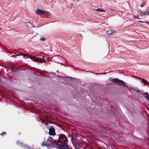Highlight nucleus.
<instances>
[{"label": "nucleus", "instance_id": "obj_18", "mask_svg": "<svg viewBox=\"0 0 149 149\" xmlns=\"http://www.w3.org/2000/svg\"><path fill=\"white\" fill-rule=\"evenodd\" d=\"M45 38H43L41 39V40L42 41H44L45 40Z\"/></svg>", "mask_w": 149, "mask_h": 149}, {"label": "nucleus", "instance_id": "obj_10", "mask_svg": "<svg viewBox=\"0 0 149 149\" xmlns=\"http://www.w3.org/2000/svg\"><path fill=\"white\" fill-rule=\"evenodd\" d=\"M140 13L142 14V15H148L149 14V11H146L144 12H143L142 11H141V10H140Z\"/></svg>", "mask_w": 149, "mask_h": 149}, {"label": "nucleus", "instance_id": "obj_6", "mask_svg": "<svg viewBox=\"0 0 149 149\" xmlns=\"http://www.w3.org/2000/svg\"><path fill=\"white\" fill-rule=\"evenodd\" d=\"M36 13L38 15H41L45 13V12L39 9H37L36 11Z\"/></svg>", "mask_w": 149, "mask_h": 149}, {"label": "nucleus", "instance_id": "obj_7", "mask_svg": "<svg viewBox=\"0 0 149 149\" xmlns=\"http://www.w3.org/2000/svg\"><path fill=\"white\" fill-rule=\"evenodd\" d=\"M55 130L54 128H51L49 129V133L50 135H54L55 134Z\"/></svg>", "mask_w": 149, "mask_h": 149}, {"label": "nucleus", "instance_id": "obj_17", "mask_svg": "<svg viewBox=\"0 0 149 149\" xmlns=\"http://www.w3.org/2000/svg\"><path fill=\"white\" fill-rule=\"evenodd\" d=\"M25 56H28L29 57V55H28V54H25L24 55Z\"/></svg>", "mask_w": 149, "mask_h": 149}, {"label": "nucleus", "instance_id": "obj_4", "mask_svg": "<svg viewBox=\"0 0 149 149\" xmlns=\"http://www.w3.org/2000/svg\"><path fill=\"white\" fill-rule=\"evenodd\" d=\"M111 81L114 83H116L118 85L126 86V84H124V82L123 81L120 80L116 78L112 79Z\"/></svg>", "mask_w": 149, "mask_h": 149}, {"label": "nucleus", "instance_id": "obj_20", "mask_svg": "<svg viewBox=\"0 0 149 149\" xmlns=\"http://www.w3.org/2000/svg\"><path fill=\"white\" fill-rule=\"evenodd\" d=\"M140 22H142V21H139Z\"/></svg>", "mask_w": 149, "mask_h": 149}, {"label": "nucleus", "instance_id": "obj_9", "mask_svg": "<svg viewBox=\"0 0 149 149\" xmlns=\"http://www.w3.org/2000/svg\"><path fill=\"white\" fill-rule=\"evenodd\" d=\"M144 96L149 100V95L147 93H145L143 94Z\"/></svg>", "mask_w": 149, "mask_h": 149}, {"label": "nucleus", "instance_id": "obj_12", "mask_svg": "<svg viewBox=\"0 0 149 149\" xmlns=\"http://www.w3.org/2000/svg\"><path fill=\"white\" fill-rule=\"evenodd\" d=\"M143 81H142V82L144 84H146L147 83V81H146L144 79H142Z\"/></svg>", "mask_w": 149, "mask_h": 149}, {"label": "nucleus", "instance_id": "obj_11", "mask_svg": "<svg viewBox=\"0 0 149 149\" xmlns=\"http://www.w3.org/2000/svg\"><path fill=\"white\" fill-rule=\"evenodd\" d=\"M96 10L97 11L100 12H105V11L103 10L101 8H97L96 9Z\"/></svg>", "mask_w": 149, "mask_h": 149}, {"label": "nucleus", "instance_id": "obj_2", "mask_svg": "<svg viewBox=\"0 0 149 149\" xmlns=\"http://www.w3.org/2000/svg\"><path fill=\"white\" fill-rule=\"evenodd\" d=\"M29 58L32 60H33L35 61H36L42 63L45 61L43 60V57L42 56H38L37 57L32 56H29Z\"/></svg>", "mask_w": 149, "mask_h": 149}, {"label": "nucleus", "instance_id": "obj_14", "mask_svg": "<svg viewBox=\"0 0 149 149\" xmlns=\"http://www.w3.org/2000/svg\"><path fill=\"white\" fill-rule=\"evenodd\" d=\"M61 78L62 79H64L65 80H68L69 79V78L68 77H65V78H62L61 77Z\"/></svg>", "mask_w": 149, "mask_h": 149}, {"label": "nucleus", "instance_id": "obj_19", "mask_svg": "<svg viewBox=\"0 0 149 149\" xmlns=\"http://www.w3.org/2000/svg\"><path fill=\"white\" fill-rule=\"evenodd\" d=\"M45 124H46V125H47V124H48V123H47L46 122V123H45Z\"/></svg>", "mask_w": 149, "mask_h": 149}, {"label": "nucleus", "instance_id": "obj_21", "mask_svg": "<svg viewBox=\"0 0 149 149\" xmlns=\"http://www.w3.org/2000/svg\"><path fill=\"white\" fill-rule=\"evenodd\" d=\"M27 148H28V147L27 146H26Z\"/></svg>", "mask_w": 149, "mask_h": 149}, {"label": "nucleus", "instance_id": "obj_16", "mask_svg": "<svg viewBox=\"0 0 149 149\" xmlns=\"http://www.w3.org/2000/svg\"><path fill=\"white\" fill-rule=\"evenodd\" d=\"M134 17H135L137 19H139V17L138 15H135L134 16Z\"/></svg>", "mask_w": 149, "mask_h": 149}, {"label": "nucleus", "instance_id": "obj_5", "mask_svg": "<svg viewBox=\"0 0 149 149\" xmlns=\"http://www.w3.org/2000/svg\"><path fill=\"white\" fill-rule=\"evenodd\" d=\"M53 143L51 140V138H49L46 142H43L41 144L43 146H50L52 145Z\"/></svg>", "mask_w": 149, "mask_h": 149}, {"label": "nucleus", "instance_id": "obj_1", "mask_svg": "<svg viewBox=\"0 0 149 149\" xmlns=\"http://www.w3.org/2000/svg\"><path fill=\"white\" fill-rule=\"evenodd\" d=\"M66 139L64 135H62L59 137L58 141L62 144V145L59 146L60 149H70L67 146L66 143Z\"/></svg>", "mask_w": 149, "mask_h": 149}, {"label": "nucleus", "instance_id": "obj_8", "mask_svg": "<svg viewBox=\"0 0 149 149\" xmlns=\"http://www.w3.org/2000/svg\"><path fill=\"white\" fill-rule=\"evenodd\" d=\"M115 32L116 31L115 30H110L107 32V33L108 35H111Z\"/></svg>", "mask_w": 149, "mask_h": 149}, {"label": "nucleus", "instance_id": "obj_15", "mask_svg": "<svg viewBox=\"0 0 149 149\" xmlns=\"http://www.w3.org/2000/svg\"><path fill=\"white\" fill-rule=\"evenodd\" d=\"M126 86L128 88V89L129 90H130L132 89V88L130 86H127V85H126Z\"/></svg>", "mask_w": 149, "mask_h": 149}, {"label": "nucleus", "instance_id": "obj_3", "mask_svg": "<svg viewBox=\"0 0 149 149\" xmlns=\"http://www.w3.org/2000/svg\"><path fill=\"white\" fill-rule=\"evenodd\" d=\"M111 81L114 83H116L118 85L126 86V84H124V82L123 81L120 80L116 78L112 79Z\"/></svg>", "mask_w": 149, "mask_h": 149}, {"label": "nucleus", "instance_id": "obj_13", "mask_svg": "<svg viewBox=\"0 0 149 149\" xmlns=\"http://www.w3.org/2000/svg\"><path fill=\"white\" fill-rule=\"evenodd\" d=\"M26 25L29 27H30L31 26V23L28 22L26 23Z\"/></svg>", "mask_w": 149, "mask_h": 149}]
</instances>
